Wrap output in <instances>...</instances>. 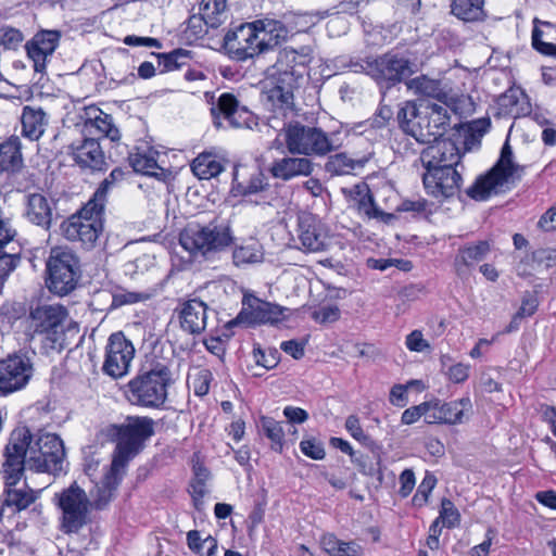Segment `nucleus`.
<instances>
[{"label": "nucleus", "instance_id": "obj_30", "mask_svg": "<svg viewBox=\"0 0 556 556\" xmlns=\"http://www.w3.org/2000/svg\"><path fill=\"white\" fill-rule=\"evenodd\" d=\"M125 473L124 467H115L111 463L109 470L105 472L102 481L96 484V493L92 494V506L97 509L105 507L113 498L122 478Z\"/></svg>", "mask_w": 556, "mask_h": 556}, {"label": "nucleus", "instance_id": "obj_60", "mask_svg": "<svg viewBox=\"0 0 556 556\" xmlns=\"http://www.w3.org/2000/svg\"><path fill=\"white\" fill-rule=\"evenodd\" d=\"M358 211L366 215L368 218H377L382 215V212L376 206L372 195L367 191L358 200Z\"/></svg>", "mask_w": 556, "mask_h": 556}, {"label": "nucleus", "instance_id": "obj_34", "mask_svg": "<svg viewBox=\"0 0 556 556\" xmlns=\"http://www.w3.org/2000/svg\"><path fill=\"white\" fill-rule=\"evenodd\" d=\"M23 166L22 141L18 136L12 135L0 142V174H14Z\"/></svg>", "mask_w": 556, "mask_h": 556}, {"label": "nucleus", "instance_id": "obj_20", "mask_svg": "<svg viewBox=\"0 0 556 556\" xmlns=\"http://www.w3.org/2000/svg\"><path fill=\"white\" fill-rule=\"evenodd\" d=\"M273 86L266 91L265 105L273 112L274 118L287 117L294 111V96L293 91L299 87L291 76L285 78L269 79Z\"/></svg>", "mask_w": 556, "mask_h": 556}, {"label": "nucleus", "instance_id": "obj_8", "mask_svg": "<svg viewBox=\"0 0 556 556\" xmlns=\"http://www.w3.org/2000/svg\"><path fill=\"white\" fill-rule=\"evenodd\" d=\"M47 271L49 290L66 295L77 286L80 276L79 260L68 248L54 247L47 261Z\"/></svg>", "mask_w": 556, "mask_h": 556}, {"label": "nucleus", "instance_id": "obj_11", "mask_svg": "<svg viewBox=\"0 0 556 556\" xmlns=\"http://www.w3.org/2000/svg\"><path fill=\"white\" fill-rule=\"evenodd\" d=\"M27 439L29 429L26 427L15 429L4 448V460L2 464V478L4 484H18L28 467Z\"/></svg>", "mask_w": 556, "mask_h": 556}, {"label": "nucleus", "instance_id": "obj_27", "mask_svg": "<svg viewBox=\"0 0 556 556\" xmlns=\"http://www.w3.org/2000/svg\"><path fill=\"white\" fill-rule=\"evenodd\" d=\"M208 306L201 300L192 299L182 304L179 313L181 328L190 334H200L207 326Z\"/></svg>", "mask_w": 556, "mask_h": 556}, {"label": "nucleus", "instance_id": "obj_45", "mask_svg": "<svg viewBox=\"0 0 556 556\" xmlns=\"http://www.w3.org/2000/svg\"><path fill=\"white\" fill-rule=\"evenodd\" d=\"M500 106L505 113L518 116L528 111L527 96L520 89H509L500 98Z\"/></svg>", "mask_w": 556, "mask_h": 556}, {"label": "nucleus", "instance_id": "obj_50", "mask_svg": "<svg viewBox=\"0 0 556 556\" xmlns=\"http://www.w3.org/2000/svg\"><path fill=\"white\" fill-rule=\"evenodd\" d=\"M152 296L150 292H135L122 290L112 295V304L111 307L116 308L127 304H135L139 302H144Z\"/></svg>", "mask_w": 556, "mask_h": 556}, {"label": "nucleus", "instance_id": "obj_32", "mask_svg": "<svg viewBox=\"0 0 556 556\" xmlns=\"http://www.w3.org/2000/svg\"><path fill=\"white\" fill-rule=\"evenodd\" d=\"M298 59V53L292 49L279 51L275 64L267 70V79L279 80V78H285V76H291L292 74L294 83L299 84L303 78V74L299 70Z\"/></svg>", "mask_w": 556, "mask_h": 556}, {"label": "nucleus", "instance_id": "obj_1", "mask_svg": "<svg viewBox=\"0 0 556 556\" xmlns=\"http://www.w3.org/2000/svg\"><path fill=\"white\" fill-rule=\"evenodd\" d=\"M337 67L351 72H365L378 83L395 85L410 76L416 71V64L402 53L389 51L377 58H366L362 61L350 60L344 56L337 60Z\"/></svg>", "mask_w": 556, "mask_h": 556}, {"label": "nucleus", "instance_id": "obj_31", "mask_svg": "<svg viewBox=\"0 0 556 556\" xmlns=\"http://www.w3.org/2000/svg\"><path fill=\"white\" fill-rule=\"evenodd\" d=\"M491 251L490 242L486 240L466 244L458 249L454 260L455 271L458 276H465L476 263L483 261Z\"/></svg>", "mask_w": 556, "mask_h": 556}, {"label": "nucleus", "instance_id": "obj_52", "mask_svg": "<svg viewBox=\"0 0 556 556\" xmlns=\"http://www.w3.org/2000/svg\"><path fill=\"white\" fill-rule=\"evenodd\" d=\"M438 518H440L443 526L455 528L459 525L460 514L453 502L444 497L441 501V509Z\"/></svg>", "mask_w": 556, "mask_h": 556}, {"label": "nucleus", "instance_id": "obj_58", "mask_svg": "<svg viewBox=\"0 0 556 556\" xmlns=\"http://www.w3.org/2000/svg\"><path fill=\"white\" fill-rule=\"evenodd\" d=\"M211 372L207 369L200 370L192 378V387L195 395L203 396L208 393Z\"/></svg>", "mask_w": 556, "mask_h": 556}, {"label": "nucleus", "instance_id": "obj_39", "mask_svg": "<svg viewBox=\"0 0 556 556\" xmlns=\"http://www.w3.org/2000/svg\"><path fill=\"white\" fill-rule=\"evenodd\" d=\"M264 260V249L255 239L242 240L235 244L232 250V263L237 267H244L262 263Z\"/></svg>", "mask_w": 556, "mask_h": 556}, {"label": "nucleus", "instance_id": "obj_12", "mask_svg": "<svg viewBox=\"0 0 556 556\" xmlns=\"http://www.w3.org/2000/svg\"><path fill=\"white\" fill-rule=\"evenodd\" d=\"M224 48L231 59L245 61L265 52L266 43L251 22L229 30L224 37Z\"/></svg>", "mask_w": 556, "mask_h": 556}, {"label": "nucleus", "instance_id": "obj_55", "mask_svg": "<svg viewBox=\"0 0 556 556\" xmlns=\"http://www.w3.org/2000/svg\"><path fill=\"white\" fill-rule=\"evenodd\" d=\"M300 448L305 456L315 460L324 459L326 456L323 443L314 438L302 440Z\"/></svg>", "mask_w": 556, "mask_h": 556}, {"label": "nucleus", "instance_id": "obj_22", "mask_svg": "<svg viewBox=\"0 0 556 556\" xmlns=\"http://www.w3.org/2000/svg\"><path fill=\"white\" fill-rule=\"evenodd\" d=\"M71 154L77 166L90 173L108 169V159L97 139L87 138L71 146Z\"/></svg>", "mask_w": 556, "mask_h": 556}, {"label": "nucleus", "instance_id": "obj_33", "mask_svg": "<svg viewBox=\"0 0 556 556\" xmlns=\"http://www.w3.org/2000/svg\"><path fill=\"white\" fill-rule=\"evenodd\" d=\"M25 216L31 224L48 230L52 223V207L50 202L43 194H28Z\"/></svg>", "mask_w": 556, "mask_h": 556}, {"label": "nucleus", "instance_id": "obj_23", "mask_svg": "<svg viewBox=\"0 0 556 556\" xmlns=\"http://www.w3.org/2000/svg\"><path fill=\"white\" fill-rule=\"evenodd\" d=\"M448 111L451 109L440 102L425 105L420 116V129L425 137L424 140H418L419 142H431L432 139L442 137L450 127Z\"/></svg>", "mask_w": 556, "mask_h": 556}, {"label": "nucleus", "instance_id": "obj_54", "mask_svg": "<svg viewBox=\"0 0 556 556\" xmlns=\"http://www.w3.org/2000/svg\"><path fill=\"white\" fill-rule=\"evenodd\" d=\"M20 257L16 252L0 251V291L8 276L16 268Z\"/></svg>", "mask_w": 556, "mask_h": 556}, {"label": "nucleus", "instance_id": "obj_18", "mask_svg": "<svg viewBox=\"0 0 556 556\" xmlns=\"http://www.w3.org/2000/svg\"><path fill=\"white\" fill-rule=\"evenodd\" d=\"M422 182L429 195L443 201L459 191L462 176L455 167L443 166V168L426 169Z\"/></svg>", "mask_w": 556, "mask_h": 556}, {"label": "nucleus", "instance_id": "obj_4", "mask_svg": "<svg viewBox=\"0 0 556 556\" xmlns=\"http://www.w3.org/2000/svg\"><path fill=\"white\" fill-rule=\"evenodd\" d=\"M102 204L88 201L76 214L61 224V232L65 239L79 242L86 250L93 249L103 232Z\"/></svg>", "mask_w": 556, "mask_h": 556}, {"label": "nucleus", "instance_id": "obj_16", "mask_svg": "<svg viewBox=\"0 0 556 556\" xmlns=\"http://www.w3.org/2000/svg\"><path fill=\"white\" fill-rule=\"evenodd\" d=\"M409 91L418 97L432 98L447 105L452 112H458L462 98L458 97L445 79L431 78L420 75L406 81Z\"/></svg>", "mask_w": 556, "mask_h": 556}, {"label": "nucleus", "instance_id": "obj_24", "mask_svg": "<svg viewBox=\"0 0 556 556\" xmlns=\"http://www.w3.org/2000/svg\"><path fill=\"white\" fill-rule=\"evenodd\" d=\"M61 34L58 30H41L26 43V51L34 62V70L37 73L46 72L47 59L53 54L59 46Z\"/></svg>", "mask_w": 556, "mask_h": 556}, {"label": "nucleus", "instance_id": "obj_64", "mask_svg": "<svg viewBox=\"0 0 556 556\" xmlns=\"http://www.w3.org/2000/svg\"><path fill=\"white\" fill-rule=\"evenodd\" d=\"M538 227L544 231L556 230V204L551 206L539 219Z\"/></svg>", "mask_w": 556, "mask_h": 556}, {"label": "nucleus", "instance_id": "obj_10", "mask_svg": "<svg viewBox=\"0 0 556 556\" xmlns=\"http://www.w3.org/2000/svg\"><path fill=\"white\" fill-rule=\"evenodd\" d=\"M153 425L149 417H129L126 424L117 428V443L112 459L115 467L126 468L143 442L154 433Z\"/></svg>", "mask_w": 556, "mask_h": 556}, {"label": "nucleus", "instance_id": "obj_28", "mask_svg": "<svg viewBox=\"0 0 556 556\" xmlns=\"http://www.w3.org/2000/svg\"><path fill=\"white\" fill-rule=\"evenodd\" d=\"M159 152L150 147H138L129 154V162L135 172L165 180L168 172L157 162Z\"/></svg>", "mask_w": 556, "mask_h": 556}, {"label": "nucleus", "instance_id": "obj_15", "mask_svg": "<svg viewBox=\"0 0 556 556\" xmlns=\"http://www.w3.org/2000/svg\"><path fill=\"white\" fill-rule=\"evenodd\" d=\"M135 356L132 343L122 332L112 333L105 348L103 371L112 378L125 376Z\"/></svg>", "mask_w": 556, "mask_h": 556}, {"label": "nucleus", "instance_id": "obj_37", "mask_svg": "<svg viewBox=\"0 0 556 556\" xmlns=\"http://www.w3.org/2000/svg\"><path fill=\"white\" fill-rule=\"evenodd\" d=\"M225 159L212 151L200 153L191 164L193 174L200 179H211L225 169Z\"/></svg>", "mask_w": 556, "mask_h": 556}, {"label": "nucleus", "instance_id": "obj_17", "mask_svg": "<svg viewBox=\"0 0 556 556\" xmlns=\"http://www.w3.org/2000/svg\"><path fill=\"white\" fill-rule=\"evenodd\" d=\"M287 311V307L253 298L249 301L248 307L243 308L235 319L230 320L228 326L240 324L248 326L261 324L275 325L286 319Z\"/></svg>", "mask_w": 556, "mask_h": 556}, {"label": "nucleus", "instance_id": "obj_42", "mask_svg": "<svg viewBox=\"0 0 556 556\" xmlns=\"http://www.w3.org/2000/svg\"><path fill=\"white\" fill-rule=\"evenodd\" d=\"M556 36V25L542 22L541 27L534 26L532 30V46L545 55L556 56V43L552 40Z\"/></svg>", "mask_w": 556, "mask_h": 556}, {"label": "nucleus", "instance_id": "obj_59", "mask_svg": "<svg viewBox=\"0 0 556 556\" xmlns=\"http://www.w3.org/2000/svg\"><path fill=\"white\" fill-rule=\"evenodd\" d=\"M427 402H424L419 405L412 406L407 409H405L402 414L401 421L404 425H413L417 420H419L420 417L424 416L425 421L427 422Z\"/></svg>", "mask_w": 556, "mask_h": 556}, {"label": "nucleus", "instance_id": "obj_13", "mask_svg": "<svg viewBox=\"0 0 556 556\" xmlns=\"http://www.w3.org/2000/svg\"><path fill=\"white\" fill-rule=\"evenodd\" d=\"M211 114L217 128H225V122L232 128H252L255 124L254 114L241 106L237 98L228 92L222 93L212 105Z\"/></svg>", "mask_w": 556, "mask_h": 556}, {"label": "nucleus", "instance_id": "obj_57", "mask_svg": "<svg viewBox=\"0 0 556 556\" xmlns=\"http://www.w3.org/2000/svg\"><path fill=\"white\" fill-rule=\"evenodd\" d=\"M23 41L22 33L13 27L0 28V45L5 48H16Z\"/></svg>", "mask_w": 556, "mask_h": 556}, {"label": "nucleus", "instance_id": "obj_61", "mask_svg": "<svg viewBox=\"0 0 556 556\" xmlns=\"http://www.w3.org/2000/svg\"><path fill=\"white\" fill-rule=\"evenodd\" d=\"M405 345L412 352H424L430 348V344L424 339L420 330H413L408 333L406 336Z\"/></svg>", "mask_w": 556, "mask_h": 556}, {"label": "nucleus", "instance_id": "obj_41", "mask_svg": "<svg viewBox=\"0 0 556 556\" xmlns=\"http://www.w3.org/2000/svg\"><path fill=\"white\" fill-rule=\"evenodd\" d=\"M485 0H452L451 13L466 23L482 22L486 17Z\"/></svg>", "mask_w": 556, "mask_h": 556}, {"label": "nucleus", "instance_id": "obj_62", "mask_svg": "<svg viewBox=\"0 0 556 556\" xmlns=\"http://www.w3.org/2000/svg\"><path fill=\"white\" fill-rule=\"evenodd\" d=\"M470 366L464 363H456L448 367L446 375L453 383H463L469 377Z\"/></svg>", "mask_w": 556, "mask_h": 556}, {"label": "nucleus", "instance_id": "obj_6", "mask_svg": "<svg viewBox=\"0 0 556 556\" xmlns=\"http://www.w3.org/2000/svg\"><path fill=\"white\" fill-rule=\"evenodd\" d=\"M53 501L61 510L60 529L65 534L78 533L87 523L92 502L77 482L54 494Z\"/></svg>", "mask_w": 556, "mask_h": 556}, {"label": "nucleus", "instance_id": "obj_56", "mask_svg": "<svg viewBox=\"0 0 556 556\" xmlns=\"http://www.w3.org/2000/svg\"><path fill=\"white\" fill-rule=\"evenodd\" d=\"M340 315L341 312L337 305H326L313 313V319L319 324H330L337 321Z\"/></svg>", "mask_w": 556, "mask_h": 556}, {"label": "nucleus", "instance_id": "obj_5", "mask_svg": "<svg viewBox=\"0 0 556 556\" xmlns=\"http://www.w3.org/2000/svg\"><path fill=\"white\" fill-rule=\"evenodd\" d=\"M28 468L37 472L59 473L64 470L65 448L61 438L50 432L29 431Z\"/></svg>", "mask_w": 556, "mask_h": 556}, {"label": "nucleus", "instance_id": "obj_38", "mask_svg": "<svg viewBox=\"0 0 556 556\" xmlns=\"http://www.w3.org/2000/svg\"><path fill=\"white\" fill-rule=\"evenodd\" d=\"M260 38H264L266 51L285 41L289 36V29L283 22L270 17L254 21Z\"/></svg>", "mask_w": 556, "mask_h": 556}, {"label": "nucleus", "instance_id": "obj_19", "mask_svg": "<svg viewBox=\"0 0 556 556\" xmlns=\"http://www.w3.org/2000/svg\"><path fill=\"white\" fill-rule=\"evenodd\" d=\"M427 424L460 425L465 422L471 412L472 404L469 397H462L451 402L439 400L427 402Z\"/></svg>", "mask_w": 556, "mask_h": 556}, {"label": "nucleus", "instance_id": "obj_63", "mask_svg": "<svg viewBox=\"0 0 556 556\" xmlns=\"http://www.w3.org/2000/svg\"><path fill=\"white\" fill-rule=\"evenodd\" d=\"M538 306H539V300H538L536 295H534L532 293H527L522 298L521 306L517 311L518 317L525 318V317L532 316L536 312Z\"/></svg>", "mask_w": 556, "mask_h": 556}, {"label": "nucleus", "instance_id": "obj_25", "mask_svg": "<svg viewBox=\"0 0 556 556\" xmlns=\"http://www.w3.org/2000/svg\"><path fill=\"white\" fill-rule=\"evenodd\" d=\"M67 316L62 305H39L30 311L29 329L34 333H55Z\"/></svg>", "mask_w": 556, "mask_h": 556}, {"label": "nucleus", "instance_id": "obj_9", "mask_svg": "<svg viewBox=\"0 0 556 556\" xmlns=\"http://www.w3.org/2000/svg\"><path fill=\"white\" fill-rule=\"evenodd\" d=\"M522 167L514 161L513 148L508 139L502 147L500 157L495 165L467 190V194L475 200H485L493 190L520 178Z\"/></svg>", "mask_w": 556, "mask_h": 556}, {"label": "nucleus", "instance_id": "obj_44", "mask_svg": "<svg viewBox=\"0 0 556 556\" xmlns=\"http://www.w3.org/2000/svg\"><path fill=\"white\" fill-rule=\"evenodd\" d=\"M200 13L211 28H217L228 18L227 0H202Z\"/></svg>", "mask_w": 556, "mask_h": 556}, {"label": "nucleus", "instance_id": "obj_53", "mask_svg": "<svg viewBox=\"0 0 556 556\" xmlns=\"http://www.w3.org/2000/svg\"><path fill=\"white\" fill-rule=\"evenodd\" d=\"M253 356L255 363L266 369L275 368L280 359V353L276 349L263 350L260 345L254 346Z\"/></svg>", "mask_w": 556, "mask_h": 556}, {"label": "nucleus", "instance_id": "obj_47", "mask_svg": "<svg viewBox=\"0 0 556 556\" xmlns=\"http://www.w3.org/2000/svg\"><path fill=\"white\" fill-rule=\"evenodd\" d=\"M127 174H129V172H126L121 167H115L110 173V175L100 184L99 188L96 190L93 197L89 201L96 204L101 203L102 207L104 208L106 194L110 188L122 182Z\"/></svg>", "mask_w": 556, "mask_h": 556}, {"label": "nucleus", "instance_id": "obj_3", "mask_svg": "<svg viewBox=\"0 0 556 556\" xmlns=\"http://www.w3.org/2000/svg\"><path fill=\"white\" fill-rule=\"evenodd\" d=\"M285 142L291 154L324 156L343 144L341 131L325 132L317 127L300 123L283 126Z\"/></svg>", "mask_w": 556, "mask_h": 556}, {"label": "nucleus", "instance_id": "obj_14", "mask_svg": "<svg viewBox=\"0 0 556 556\" xmlns=\"http://www.w3.org/2000/svg\"><path fill=\"white\" fill-rule=\"evenodd\" d=\"M30 359L13 354L0 361V395H9L24 389L33 377Z\"/></svg>", "mask_w": 556, "mask_h": 556}, {"label": "nucleus", "instance_id": "obj_35", "mask_svg": "<svg viewBox=\"0 0 556 556\" xmlns=\"http://www.w3.org/2000/svg\"><path fill=\"white\" fill-rule=\"evenodd\" d=\"M22 134L30 140H38L46 130L48 116L39 106L25 105L21 115Z\"/></svg>", "mask_w": 556, "mask_h": 556}, {"label": "nucleus", "instance_id": "obj_46", "mask_svg": "<svg viewBox=\"0 0 556 556\" xmlns=\"http://www.w3.org/2000/svg\"><path fill=\"white\" fill-rule=\"evenodd\" d=\"M363 165V162L356 161L345 153H337L328 159L325 168L331 175H349L356 166L362 167Z\"/></svg>", "mask_w": 556, "mask_h": 556}, {"label": "nucleus", "instance_id": "obj_49", "mask_svg": "<svg viewBox=\"0 0 556 556\" xmlns=\"http://www.w3.org/2000/svg\"><path fill=\"white\" fill-rule=\"evenodd\" d=\"M261 426L265 435L271 441L273 448L281 451L285 434L280 422L270 417L263 416L261 418Z\"/></svg>", "mask_w": 556, "mask_h": 556}, {"label": "nucleus", "instance_id": "obj_48", "mask_svg": "<svg viewBox=\"0 0 556 556\" xmlns=\"http://www.w3.org/2000/svg\"><path fill=\"white\" fill-rule=\"evenodd\" d=\"M159 66L163 72L178 70L188 65L191 56L190 51L185 49H177L166 54H159Z\"/></svg>", "mask_w": 556, "mask_h": 556}, {"label": "nucleus", "instance_id": "obj_36", "mask_svg": "<svg viewBox=\"0 0 556 556\" xmlns=\"http://www.w3.org/2000/svg\"><path fill=\"white\" fill-rule=\"evenodd\" d=\"M88 115L89 117L85 122V129L88 134H99L111 141L119 140V130L110 114L102 112L100 109H90Z\"/></svg>", "mask_w": 556, "mask_h": 556}, {"label": "nucleus", "instance_id": "obj_21", "mask_svg": "<svg viewBox=\"0 0 556 556\" xmlns=\"http://www.w3.org/2000/svg\"><path fill=\"white\" fill-rule=\"evenodd\" d=\"M431 141L433 143L425 148L420 154V161L426 169L455 167L459 163V149L453 140L439 137Z\"/></svg>", "mask_w": 556, "mask_h": 556}, {"label": "nucleus", "instance_id": "obj_40", "mask_svg": "<svg viewBox=\"0 0 556 556\" xmlns=\"http://www.w3.org/2000/svg\"><path fill=\"white\" fill-rule=\"evenodd\" d=\"M420 116L421 111L413 101L404 102L396 115L401 129L416 140H424L425 137L420 129Z\"/></svg>", "mask_w": 556, "mask_h": 556}, {"label": "nucleus", "instance_id": "obj_7", "mask_svg": "<svg viewBox=\"0 0 556 556\" xmlns=\"http://www.w3.org/2000/svg\"><path fill=\"white\" fill-rule=\"evenodd\" d=\"M233 241L231 229L227 225L208 224L206 226L189 225L180 233V245L191 256H206L219 252Z\"/></svg>", "mask_w": 556, "mask_h": 556}, {"label": "nucleus", "instance_id": "obj_26", "mask_svg": "<svg viewBox=\"0 0 556 556\" xmlns=\"http://www.w3.org/2000/svg\"><path fill=\"white\" fill-rule=\"evenodd\" d=\"M298 237L305 252L325 251L329 244L328 233L320 220L307 215L299 220Z\"/></svg>", "mask_w": 556, "mask_h": 556}, {"label": "nucleus", "instance_id": "obj_2", "mask_svg": "<svg viewBox=\"0 0 556 556\" xmlns=\"http://www.w3.org/2000/svg\"><path fill=\"white\" fill-rule=\"evenodd\" d=\"M172 382L169 368L157 364L151 370L132 378L126 386L125 394L134 405L161 408L167 400V388Z\"/></svg>", "mask_w": 556, "mask_h": 556}, {"label": "nucleus", "instance_id": "obj_43", "mask_svg": "<svg viewBox=\"0 0 556 556\" xmlns=\"http://www.w3.org/2000/svg\"><path fill=\"white\" fill-rule=\"evenodd\" d=\"M320 544L330 556H359L362 554V547L357 543L341 541L329 533L321 536Z\"/></svg>", "mask_w": 556, "mask_h": 556}, {"label": "nucleus", "instance_id": "obj_29", "mask_svg": "<svg viewBox=\"0 0 556 556\" xmlns=\"http://www.w3.org/2000/svg\"><path fill=\"white\" fill-rule=\"evenodd\" d=\"M313 168V162L307 157L286 156L273 162L269 172L277 179L290 180L298 176L311 175Z\"/></svg>", "mask_w": 556, "mask_h": 556}, {"label": "nucleus", "instance_id": "obj_51", "mask_svg": "<svg viewBox=\"0 0 556 556\" xmlns=\"http://www.w3.org/2000/svg\"><path fill=\"white\" fill-rule=\"evenodd\" d=\"M208 27L210 25H207L206 20L201 13L199 15H192L187 23L185 30L186 37L191 41H195L207 34Z\"/></svg>", "mask_w": 556, "mask_h": 556}]
</instances>
